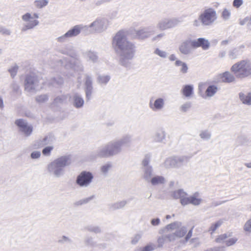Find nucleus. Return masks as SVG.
<instances>
[{
	"mask_svg": "<svg viewBox=\"0 0 251 251\" xmlns=\"http://www.w3.org/2000/svg\"><path fill=\"white\" fill-rule=\"evenodd\" d=\"M112 46L119 55V64L126 68H130L131 61L134 56L135 47L127 40L126 31L120 30L116 33L113 38Z\"/></svg>",
	"mask_w": 251,
	"mask_h": 251,
	"instance_id": "nucleus-1",
	"label": "nucleus"
},
{
	"mask_svg": "<svg viewBox=\"0 0 251 251\" xmlns=\"http://www.w3.org/2000/svg\"><path fill=\"white\" fill-rule=\"evenodd\" d=\"M187 232V227L179 221H176L166 225L159 231L161 235L158 237L157 246L162 248L166 242H173L183 238Z\"/></svg>",
	"mask_w": 251,
	"mask_h": 251,
	"instance_id": "nucleus-2",
	"label": "nucleus"
},
{
	"mask_svg": "<svg viewBox=\"0 0 251 251\" xmlns=\"http://www.w3.org/2000/svg\"><path fill=\"white\" fill-rule=\"evenodd\" d=\"M109 25V21L105 18H98L90 25H77L71 28L66 33L56 38V41L60 43L67 42L70 39L79 34L82 30L92 29V32L100 33L105 31Z\"/></svg>",
	"mask_w": 251,
	"mask_h": 251,
	"instance_id": "nucleus-3",
	"label": "nucleus"
},
{
	"mask_svg": "<svg viewBox=\"0 0 251 251\" xmlns=\"http://www.w3.org/2000/svg\"><path fill=\"white\" fill-rule=\"evenodd\" d=\"M71 155L61 156L50 162L47 166L48 173L55 177L59 178L65 174V167L71 164Z\"/></svg>",
	"mask_w": 251,
	"mask_h": 251,
	"instance_id": "nucleus-4",
	"label": "nucleus"
},
{
	"mask_svg": "<svg viewBox=\"0 0 251 251\" xmlns=\"http://www.w3.org/2000/svg\"><path fill=\"white\" fill-rule=\"evenodd\" d=\"M122 151V148L117 139L114 140L99 148L95 155L96 157H109L118 154Z\"/></svg>",
	"mask_w": 251,
	"mask_h": 251,
	"instance_id": "nucleus-5",
	"label": "nucleus"
},
{
	"mask_svg": "<svg viewBox=\"0 0 251 251\" xmlns=\"http://www.w3.org/2000/svg\"><path fill=\"white\" fill-rule=\"evenodd\" d=\"M231 71L238 78L242 79L251 75V60L244 59L236 62L231 67Z\"/></svg>",
	"mask_w": 251,
	"mask_h": 251,
	"instance_id": "nucleus-6",
	"label": "nucleus"
},
{
	"mask_svg": "<svg viewBox=\"0 0 251 251\" xmlns=\"http://www.w3.org/2000/svg\"><path fill=\"white\" fill-rule=\"evenodd\" d=\"M22 20L24 22L21 28L22 31H26L32 29L37 26L39 22L38 19L39 18V14L37 13L31 14L26 12L22 16Z\"/></svg>",
	"mask_w": 251,
	"mask_h": 251,
	"instance_id": "nucleus-7",
	"label": "nucleus"
},
{
	"mask_svg": "<svg viewBox=\"0 0 251 251\" xmlns=\"http://www.w3.org/2000/svg\"><path fill=\"white\" fill-rule=\"evenodd\" d=\"M42 83L34 75H27L25 81V90L30 94L35 93L42 88Z\"/></svg>",
	"mask_w": 251,
	"mask_h": 251,
	"instance_id": "nucleus-8",
	"label": "nucleus"
},
{
	"mask_svg": "<svg viewBox=\"0 0 251 251\" xmlns=\"http://www.w3.org/2000/svg\"><path fill=\"white\" fill-rule=\"evenodd\" d=\"M200 19L202 25H211L217 19V12L212 8H206L200 14Z\"/></svg>",
	"mask_w": 251,
	"mask_h": 251,
	"instance_id": "nucleus-9",
	"label": "nucleus"
},
{
	"mask_svg": "<svg viewBox=\"0 0 251 251\" xmlns=\"http://www.w3.org/2000/svg\"><path fill=\"white\" fill-rule=\"evenodd\" d=\"M93 178L94 176L91 172L84 171L77 176L76 183L81 187H87L91 184Z\"/></svg>",
	"mask_w": 251,
	"mask_h": 251,
	"instance_id": "nucleus-10",
	"label": "nucleus"
},
{
	"mask_svg": "<svg viewBox=\"0 0 251 251\" xmlns=\"http://www.w3.org/2000/svg\"><path fill=\"white\" fill-rule=\"evenodd\" d=\"M69 50L63 51V53L69 55L73 57L71 60L70 64L67 65V67H70L74 70L77 72H81L83 71V67L80 61L77 59V56L74 53V48L72 46H69Z\"/></svg>",
	"mask_w": 251,
	"mask_h": 251,
	"instance_id": "nucleus-11",
	"label": "nucleus"
},
{
	"mask_svg": "<svg viewBox=\"0 0 251 251\" xmlns=\"http://www.w3.org/2000/svg\"><path fill=\"white\" fill-rule=\"evenodd\" d=\"M205 84L204 83H200L199 85V93L201 96L204 99L211 98L213 97L217 92L218 88L217 86L214 85H211L206 89L205 93H202L203 91L205 89Z\"/></svg>",
	"mask_w": 251,
	"mask_h": 251,
	"instance_id": "nucleus-12",
	"label": "nucleus"
},
{
	"mask_svg": "<svg viewBox=\"0 0 251 251\" xmlns=\"http://www.w3.org/2000/svg\"><path fill=\"white\" fill-rule=\"evenodd\" d=\"M179 22L180 21L176 18H164L158 22L156 27L159 30L163 31L175 27Z\"/></svg>",
	"mask_w": 251,
	"mask_h": 251,
	"instance_id": "nucleus-13",
	"label": "nucleus"
},
{
	"mask_svg": "<svg viewBox=\"0 0 251 251\" xmlns=\"http://www.w3.org/2000/svg\"><path fill=\"white\" fill-rule=\"evenodd\" d=\"M149 106L153 112L162 111L165 106V100L163 98H151L150 100Z\"/></svg>",
	"mask_w": 251,
	"mask_h": 251,
	"instance_id": "nucleus-14",
	"label": "nucleus"
},
{
	"mask_svg": "<svg viewBox=\"0 0 251 251\" xmlns=\"http://www.w3.org/2000/svg\"><path fill=\"white\" fill-rule=\"evenodd\" d=\"M135 38L139 40H145L155 33L153 28L151 26L144 27L135 30Z\"/></svg>",
	"mask_w": 251,
	"mask_h": 251,
	"instance_id": "nucleus-15",
	"label": "nucleus"
},
{
	"mask_svg": "<svg viewBox=\"0 0 251 251\" xmlns=\"http://www.w3.org/2000/svg\"><path fill=\"white\" fill-rule=\"evenodd\" d=\"M193 40H185L181 42L178 47V51L183 55L192 54L194 49L192 46Z\"/></svg>",
	"mask_w": 251,
	"mask_h": 251,
	"instance_id": "nucleus-16",
	"label": "nucleus"
},
{
	"mask_svg": "<svg viewBox=\"0 0 251 251\" xmlns=\"http://www.w3.org/2000/svg\"><path fill=\"white\" fill-rule=\"evenodd\" d=\"M192 46L194 49L201 47L203 50H207L210 47V43L207 39L199 38L197 40H193Z\"/></svg>",
	"mask_w": 251,
	"mask_h": 251,
	"instance_id": "nucleus-17",
	"label": "nucleus"
},
{
	"mask_svg": "<svg viewBox=\"0 0 251 251\" xmlns=\"http://www.w3.org/2000/svg\"><path fill=\"white\" fill-rule=\"evenodd\" d=\"M85 76L86 97L88 100H89L91 97L93 91V78L91 75L88 74L85 75Z\"/></svg>",
	"mask_w": 251,
	"mask_h": 251,
	"instance_id": "nucleus-18",
	"label": "nucleus"
},
{
	"mask_svg": "<svg viewBox=\"0 0 251 251\" xmlns=\"http://www.w3.org/2000/svg\"><path fill=\"white\" fill-rule=\"evenodd\" d=\"M227 238V236L226 234H222L216 239V241L218 243L225 242L227 246H230L235 244L238 241L237 237H233L226 240Z\"/></svg>",
	"mask_w": 251,
	"mask_h": 251,
	"instance_id": "nucleus-19",
	"label": "nucleus"
},
{
	"mask_svg": "<svg viewBox=\"0 0 251 251\" xmlns=\"http://www.w3.org/2000/svg\"><path fill=\"white\" fill-rule=\"evenodd\" d=\"M181 92L185 97L191 98L194 95V86L191 84L184 85Z\"/></svg>",
	"mask_w": 251,
	"mask_h": 251,
	"instance_id": "nucleus-20",
	"label": "nucleus"
},
{
	"mask_svg": "<svg viewBox=\"0 0 251 251\" xmlns=\"http://www.w3.org/2000/svg\"><path fill=\"white\" fill-rule=\"evenodd\" d=\"M235 76L229 72H226L219 75L221 80L224 82L230 83L235 80Z\"/></svg>",
	"mask_w": 251,
	"mask_h": 251,
	"instance_id": "nucleus-21",
	"label": "nucleus"
},
{
	"mask_svg": "<svg viewBox=\"0 0 251 251\" xmlns=\"http://www.w3.org/2000/svg\"><path fill=\"white\" fill-rule=\"evenodd\" d=\"M239 98L243 104L248 106L251 105V93H240Z\"/></svg>",
	"mask_w": 251,
	"mask_h": 251,
	"instance_id": "nucleus-22",
	"label": "nucleus"
},
{
	"mask_svg": "<svg viewBox=\"0 0 251 251\" xmlns=\"http://www.w3.org/2000/svg\"><path fill=\"white\" fill-rule=\"evenodd\" d=\"M117 140L122 148L123 146L129 147L132 142V137L131 135L126 134Z\"/></svg>",
	"mask_w": 251,
	"mask_h": 251,
	"instance_id": "nucleus-23",
	"label": "nucleus"
},
{
	"mask_svg": "<svg viewBox=\"0 0 251 251\" xmlns=\"http://www.w3.org/2000/svg\"><path fill=\"white\" fill-rule=\"evenodd\" d=\"M84 104V100L82 97L78 94H75L73 96V105L74 106L77 108H81L83 106Z\"/></svg>",
	"mask_w": 251,
	"mask_h": 251,
	"instance_id": "nucleus-24",
	"label": "nucleus"
},
{
	"mask_svg": "<svg viewBox=\"0 0 251 251\" xmlns=\"http://www.w3.org/2000/svg\"><path fill=\"white\" fill-rule=\"evenodd\" d=\"M143 178L147 181V182H149V181L151 180V179L152 178L153 176V170L151 167H147L146 168H143Z\"/></svg>",
	"mask_w": 251,
	"mask_h": 251,
	"instance_id": "nucleus-25",
	"label": "nucleus"
},
{
	"mask_svg": "<svg viewBox=\"0 0 251 251\" xmlns=\"http://www.w3.org/2000/svg\"><path fill=\"white\" fill-rule=\"evenodd\" d=\"M175 67H179V72L182 74H186L188 72L189 68L187 64L181 60L176 61Z\"/></svg>",
	"mask_w": 251,
	"mask_h": 251,
	"instance_id": "nucleus-26",
	"label": "nucleus"
},
{
	"mask_svg": "<svg viewBox=\"0 0 251 251\" xmlns=\"http://www.w3.org/2000/svg\"><path fill=\"white\" fill-rule=\"evenodd\" d=\"M127 204V201L123 200L112 203L109 205V208L111 210H115L124 208Z\"/></svg>",
	"mask_w": 251,
	"mask_h": 251,
	"instance_id": "nucleus-27",
	"label": "nucleus"
},
{
	"mask_svg": "<svg viewBox=\"0 0 251 251\" xmlns=\"http://www.w3.org/2000/svg\"><path fill=\"white\" fill-rule=\"evenodd\" d=\"M186 195V192L183 189H178L171 192V196L175 199H180L181 203V200Z\"/></svg>",
	"mask_w": 251,
	"mask_h": 251,
	"instance_id": "nucleus-28",
	"label": "nucleus"
},
{
	"mask_svg": "<svg viewBox=\"0 0 251 251\" xmlns=\"http://www.w3.org/2000/svg\"><path fill=\"white\" fill-rule=\"evenodd\" d=\"M166 133L163 130H158L154 135L153 140L156 142H162L165 139Z\"/></svg>",
	"mask_w": 251,
	"mask_h": 251,
	"instance_id": "nucleus-29",
	"label": "nucleus"
},
{
	"mask_svg": "<svg viewBox=\"0 0 251 251\" xmlns=\"http://www.w3.org/2000/svg\"><path fill=\"white\" fill-rule=\"evenodd\" d=\"M202 201V200L198 192H196L191 195V204L195 206L199 205Z\"/></svg>",
	"mask_w": 251,
	"mask_h": 251,
	"instance_id": "nucleus-30",
	"label": "nucleus"
},
{
	"mask_svg": "<svg viewBox=\"0 0 251 251\" xmlns=\"http://www.w3.org/2000/svg\"><path fill=\"white\" fill-rule=\"evenodd\" d=\"M85 57L88 59L93 63L97 62L98 61V56L97 53L92 51H87L84 53Z\"/></svg>",
	"mask_w": 251,
	"mask_h": 251,
	"instance_id": "nucleus-31",
	"label": "nucleus"
},
{
	"mask_svg": "<svg viewBox=\"0 0 251 251\" xmlns=\"http://www.w3.org/2000/svg\"><path fill=\"white\" fill-rule=\"evenodd\" d=\"M149 182H151L152 185H157L164 184L165 182V179L164 177L162 176H153Z\"/></svg>",
	"mask_w": 251,
	"mask_h": 251,
	"instance_id": "nucleus-32",
	"label": "nucleus"
},
{
	"mask_svg": "<svg viewBox=\"0 0 251 251\" xmlns=\"http://www.w3.org/2000/svg\"><path fill=\"white\" fill-rule=\"evenodd\" d=\"M165 166L167 168L178 167L176 156L167 158L165 161Z\"/></svg>",
	"mask_w": 251,
	"mask_h": 251,
	"instance_id": "nucleus-33",
	"label": "nucleus"
},
{
	"mask_svg": "<svg viewBox=\"0 0 251 251\" xmlns=\"http://www.w3.org/2000/svg\"><path fill=\"white\" fill-rule=\"evenodd\" d=\"M49 2V0H35L33 2V5L37 9H42L46 7Z\"/></svg>",
	"mask_w": 251,
	"mask_h": 251,
	"instance_id": "nucleus-34",
	"label": "nucleus"
},
{
	"mask_svg": "<svg viewBox=\"0 0 251 251\" xmlns=\"http://www.w3.org/2000/svg\"><path fill=\"white\" fill-rule=\"evenodd\" d=\"M153 53L162 59H166L168 57V53L165 50L160 49L158 48H155Z\"/></svg>",
	"mask_w": 251,
	"mask_h": 251,
	"instance_id": "nucleus-35",
	"label": "nucleus"
},
{
	"mask_svg": "<svg viewBox=\"0 0 251 251\" xmlns=\"http://www.w3.org/2000/svg\"><path fill=\"white\" fill-rule=\"evenodd\" d=\"M110 79L108 75H99L97 77V82L100 84L106 85Z\"/></svg>",
	"mask_w": 251,
	"mask_h": 251,
	"instance_id": "nucleus-36",
	"label": "nucleus"
},
{
	"mask_svg": "<svg viewBox=\"0 0 251 251\" xmlns=\"http://www.w3.org/2000/svg\"><path fill=\"white\" fill-rule=\"evenodd\" d=\"M199 136L202 140L208 141L211 139V133L208 130H204L200 132Z\"/></svg>",
	"mask_w": 251,
	"mask_h": 251,
	"instance_id": "nucleus-37",
	"label": "nucleus"
},
{
	"mask_svg": "<svg viewBox=\"0 0 251 251\" xmlns=\"http://www.w3.org/2000/svg\"><path fill=\"white\" fill-rule=\"evenodd\" d=\"M176 159L177 167H180L183 164L187 163L190 159V157L187 156H176Z\"/></svg>",
	"mask_w": 251,
	"mask_h": 251,
	"instance_id": "nucleus-38",
	"label": "nucleus"
},
{
	"mask_svg": "<svg viewBox=\"0 0 251 251\" xmlns=\"http://www.w3.org/2000/svg\"><path fill=\"white\" fill-rule=\"evenodd\" d=\"M112 164L111 162H107L100 167V171L104 175L107 174L108 172L111 169Z\"/></svg>",
	"mask_w": 251,
	"mask_h": 251,
	"instance_id": "nucleus-39",
	"label": "nucleus"
},
{
	"mask_svg": "<svg viewBox=\"0 0 251 251\" xmlns=\"http://www.w3.org/2000/svg\"><path fill=\"white\" fill-rule=\"evenodd\" d=\"M49 100V96L47 94L38 95L35 97L36 101L39 104L44 103Z\"/></svg>",
	"mask_w": 251,
	"mask_h": 251,
	"instance_id": "nucleus-40",
	"label": "nucleus"
},
{
	"mask_svg": "<svg viewBox=\"0 0 251 251\" xmlns=\"http://www.w3.org/2000/svg\"><path fill=\"white\" fill-rule=\"evenodd\" d=\"M223 223L222 220H220L215 223L211 225L210 227L209 228L208 231L212 234L218 227H219Z\"/></svg>",
	"mask_w": 251,
	"mask_h": 251,
	"instance_id": "nucleus-41",
	"label": "nucleus"
},
{
	"mask_svg": "<svg viewBox=\"0 0 251 251\" xmlns=\"http://www.w3.org/2000/svg\"><path fill=\"white\" fill-rule=\"evenodd\" d=\"M85 228L88 231L95 233H99L101 231L100 227L98 226L90 225L87 226Z\"/></svg>",
	"mask_w": 251,
	"mask_h": 251,
	"instance_id": "nucleus-42",
	"label": "nucleus"
},
{
	"mask_svg": "<svg viewBox=\"0 0 251 251\" xmlns=\"http://www.w3.org/2000/svg\"><path fill=\"white\" fill-rule=\"evenodd\" d=\"M241 54V51H240L236 47L229 51L228 55L231 59H235Z\"/></svg>",
	"mask_w": 251,
	"mask_h": 251,
	"instance_id": "nucleus-43",
	"label": "nucleus"
},
{
	"mask_svg": "<svg viewBox=\"0 0 251 251\" xmlns=\"http://www.w3.org/2000/svg\"><path fill=\"white\" fill-rule=\"evenodd\" d=\"M191 204V196H188V195L186 193V195L181 200V204L183 206H185L188 204Z\"/></svg>",
	"mask_w": 251,
	"mask_h": 251,
	"instance_id": "nucleus-44",
	"label": "nucleus"
},
{
	"mask_svg": "<svg viewBox=\"0 0 251 251\" xmlns=\"http://www.w3.org/2000/svg\"><path fill=\"white\" fill-rule=\"evenodd\" d=\"M15 124L19 127L20 131L25 127L28 124L23 119H18L15 121Z\"/></svg>",
	"mask_w": 251,
	"mask_h": 251,
	"instance_id": "nucleus-45",
	"label": "nucleus"
},
{
	"mask_svg": "<svg viewBox=\"0 0 251 251\" xmlns=\"http://www.w3.org/2000/svg\"><path fill=\"white\" fill-rule=\"evenodd\" d=\"M18 69L19 67L16 64H14V65L11 66L9 69L8 71L10 73L11 76L12 77H14L16 75Z\"/></svg>",
	"mask_w": 251,
	"mask_h": 251,
	"instance_id": "nucleus-46",
	"label": "nucleus"
},
{
	"mask_svg": "<svg viewBox=\"0 0 251 251\" xmlns=\"http://www.w3.org/2000/svg\"><path fill=\"white\" fill-rule=\"evenodd\" d=\"M142 236V234L141 233H139L135 234L131 238V243L132 245L136 244L138 241L140 240Z\"/></svg>",
	"mask_w": 251,
	"mask_h": 251,
	"instance_id": "nucleus-47",
	"label": "nucleus"
},
{
	"mask_svg": "<svg viewBox=\"0 0 251 251\" xmlns=\"http://www.w3.org/2000/svg\"><path fill=\"white\" fill-rule=\"evenodd\" d=\"M231 15V12L230 10L227 9H224L222 13V17L224 20H228Z\"/></svg>",
	"mask_w": 251,
	"mask_h": 251,
	"instance_id": "nucleus-48",
	"label": "nucleus"
},
{
	"mask_svg": "<svg viewBox=\"0 0 251 251\" xmlns=\"http://www.w3.org/2000/svg\"><path fill=\"white\" fill-rule=\"evenodd\" d=\"M63 83V80L62 78L58 77L56 78H53L51 80V82L50 83L51 85H52L54 86H56L57 85H60Z\"/></svg>",
	"mask_w": 251,
	"mask_h": 251,
	"instance_id": "nucleus-49",
	"label": "nucleus"
},
{
	"mask_svg": "<svg viewBox=\"0 0 251 251\" xmlns=\"http://www.w3.org/2000/svg\"><path fill=\"white\" fill-rule=\"evenodd\" d=\"M26 136H29L32 132V127L31 126L27 125L25 128H24L21 131Z\"/></svg>",
	"mask_w": 251,
	"mask_h": 251,
	"instance_id": "nucleus-50",
	"label": "nucleus"
},
{
	"mask_svg": "<svg viewBox=\"0 0 251 251\" xmlns=\"http://www.w3.org/2000/svg\"><path fill=\"white\" fill-rule=\"evenodd\" d=\"M191 107V103L187 101L182 104L180 107V110L182 112H186Z\"/></svg>",
	"mask_w": 251,
	"mask_h": 251,
	"instance_id": "nucleus-51",
	"label": "nucleus"
},
{
	"mask_svg": "<svg viewBox=\"0 0 251 251\" xmlns=\"http://www.w3.org/2000/svg\"><path fill=\"white\" fill-rule=\"evenodd\" d=\"M190 244L193 245L194 248H197L199 247L201 245V242L200 241V239L198 237H195L191 238L189 240Z\"/></svg>",
	"mask_w": 251,
	"mask_h": 251,
	"instance_id": "nucleus-52",
	"label": "nucleus"
},
{
	"mask_svg": "<svg viewBox=\"0 0 251 251\" xmlns=\"http://www.w3.org/2000/svg\"><path fill=\"white\" fill-rule=\"evenodd\" d=\"M194 226H193L189 231L188 232L187 231L186 234L184 236H185L184 240H183L184 243H186L188 241H189L192 236L193 234V230Z\"/></svg>",
	"mask_w": 251,
	"mask_h": 251,
	"instance_id": "nucleus-53",
	"label": "nucleus"
},
{
	"mask_svg": "<svg viewBox=\"0 0 251 251\" xmlns=\"http://www.w3.org/2000/svg\"><path fill=\"white\" fill-rule=\"evenodd\" d=\"M244 229L246 232H251V218L245 223L244 226Z\"/></svg>",
	"mask_w": 251,
	"mask_h": 251,
	"instance_id": "nucleus-54",
	"label": "nucleus"
},
{
	"mask_svg": "<svg viewBox=\"0 0 251 251\" xmlns=\"http://www.w3.org/2000/svg\"><path fill=\"white\" fill-rule=\"evenodd\" d=\"M41 156V153L40 151H32L30 154V157L32 159H38Z\"/></svg>",
	"mask_w": 251,
	"mask_h": 251,
	"instance_id": "nucleus-55",
	"label": "nucleus"
},
{
	"mask_svg": "<svg viewBox=\"0 0 251 251\" xmlns=\"http://www.w3.org/2000/svg\"><path fill=\"white\" fill-rule=\"evenodd\" d=\"M52 141V139L50 137L47 136L43 138L41 141V143L40 144V146H43L46 145L47 144H50Z\"/></svg>",
	"mask_w": 251,
	"mask_h": 251,
	"instance_id": "nucleus-56",
	"label": "nucleus"
},
{
	"mask_svg": "<svg viewBox=\"0 0 251 251\" xmlns=\"http://www.w3.org/2000/svg\"><path fill=\"white\" fill-rule=\"evenodd\" d=\"M53 149V148L52 146L46 147L43 150L42 153L45 156H49Z\"/></svg>",
	"mask_w": 251,
	"mask_h": 251,
	"instance_id": "nucleus-57",
	"label": "nucleus"
},
{
	"mask_svg": "<svg viewBox=\"0 0 251 251\" xmlns=\"http://www.w3.org/2000/svg\"><path fill=\"white\" fill-rule=\"evenodd\" d=\"M165 36V34L164 33H160L153 37L151 39V41L152 42L159 41L161 39H162Z\"/></svg>",
	"mask_w": 251,
	"mask_h": 251,
	"instance_id": "nucleus-58",
	"label": "nucleus"
},
{
	"mask_svg": "<svg viewBox=\"0 0 251 251\" xmlns=\"http://www.w3.org/2000/svg\"><path fill=\"white\" fill-rule=\"evenodd\" d=\"M167 58H168V59L170 62H174V64L175 66L176 65V61L180 60V59H178L176 55L175 54H171L169 55H168Z\"/></svg>",
	"mask_w": 251,
	"mask_h": 251,
	"instance_id": "nucleus-59",
	"label": "nucleus"
},
{
	"mask_svg": "<svg viewBox=\"0 0 251 251\" xmlns=\"http://www.w3.org/2000/svg\"><path fill=\"white\" fill-rule=\"evenodd\" d=\"M58 242L60 243L65 244L71 243L72 240L68 237L63 236L60 238Z\"/></svg>",
	"mask_w": 251,
	"mask_h": 251,
	"instance_id": "nucleus-60",
	"label": "nucleus"
},
{
	"mask_svg": "<svg viewBox=\"0 0 251 251\" xmlns=\"http://www.w3.org/2000/svg\"><path fill=\"white\" fill-rule=\"evenodd\" d=\"M154 249L155 246L152 244H150L143 248L141 251H152Z\"/></svg>",
	"mask_w": 251,
	"mask_h": 251,
	"instance_id": "nucleus-61",
	"label": "nucleus"
},
{
	"mask_svg": "<svg viewBox=\"0 0 251 251\" xmlns=\"http://www.w3.org/2000/svg\"><path fill=\"white\" fill-rule=\"evenodd\" d=\"M243 4V0H234L232 3L233 6L236 8H239Z\"/></svg>",
	"mask_w": 251,
	"mask_h": 251,
	"instance_id": "nucleus-62",
	"label": "nucleus"
},
{
	"mask_svg": "<svg viewBox=\"0 0 251 251\" xmlns=\"http://www.w3.org/2000/svg\"><path fill=\"white\" fill-rule=\"evenodd\" d=\"M0 33L9 35L10 34L11 32L9 29L5 28L4 27L0 26Z\"/></svg>",
	"mask_w": 251,
	"mask_h": 251,
	"instance_id": "nucleus-63",
	"label": "nucleus"
},
{
	"mask_svg": "<svg viewBox=\"0 0 251 251\" xmlns=\"http://www.w3.org/2000/svg\"><path fill=\"white\" fill-rule=\"evenodd\" d=\"M151 223L153 226H158L160 224V220L159 218L152 219L151 221Z\"/></svg>",
	"mask_w": 251,
	"mask_h": 251,
	"instance_id": "nucleus-64",
	"label": "nucleus"
}]
</instances>
